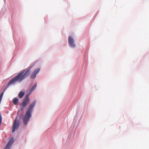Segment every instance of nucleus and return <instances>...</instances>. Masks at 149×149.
Returning a JSON list of instances; mask_svg holds the SVG:
<instances>
[{"mask_svg":"<svg viewBox=\"0 0 149 149\" xmlns=\"http://www.w3.org/2000/svg\"><path fill=\"white\" fill-rule=\"evenodd\" d=\"M30 101V99L29 97V95H27L25 97L22 103V107L21 110H23L24 108L26 107L29 104Z\"/></svg>","mask_w":149,"mask_h":149,"instance_id":"7ed1b4c3","label":"nucleus"},{"mask_svg":"<svg viewBox=\"0 0 149 149\" xmlns=\"http://www.w3.org/2000/svg\"><path fill=\"white\" fill-rule=\"evenodd\" d=\"M2 118L1 115V114H0V126L1 125V121H2Z\"/></svg>","mask_w":149,"mask_h":149,"instance_id":"9d476101","label":"nucleus"},{"mask_svg":"<svg viewBox=\"0 0 149 149\" xmlns=\"http://www.w3.org/2000/svg\"><path fill=\"white\" fill-rule=\"evenodd\" d=\"M24 95V93L23 91H21L19 93L18 96L20 98H21L23 97Z\"/></svg>","mask_w":149,"mask_h":149,"instance_id":"6e6552de","label":"nucleus"},{"mask_svg":"<svg viewBox=\"0 0 149 149\" xmlns=\"http://www.w3.org/2000/svg\"><path fill=\"white\" fill-rule=\"evenodd\" d=\"M40 70L39 68L36 69L31 74L30 77L31 79H33L35 78L36 74L38 73Z\"/></svg>","mask_w":149,"mask_h":149,"instance_id":"423d86ee","label":"nucleus"},{"mask_svg":"<svg viewBox=\"0 0 149 149\" xmlns=\"http://www.w3.org/2000/svg\"><path fill=\"white\" fill-rule=\"evenodd\" d=\"M18 102V99L16 98H14L13 100V102L14 104L15 105L17 104Z\"/></svg>","mask_w":149,"mask_h":149,"instance_id":"0eeeda50","label":"nucleus"},{"mask_svg":"<svg viewBox=\"0 0 149 149\" xmlns=\"http://www.w3.org/2000/svg\"><path fill=\"white\" fill-rule=\"evenodd\" d=\"M17 118L16 117L15 120V121L13 124L12 126L13 130L12 132H13L15 130H17L19 126V124L18 123H17Z\"/></svg>","mask_w":149,"mask_h":149,"instance_id":"39448f33","label":"nucleus"},{"mask_svg":"<svg viewBox=\"0 0 149 149\" xmlns=\"http://www.w3.org/2000/svg\"><path fill=\"white\" fill-rule=\"evenodd\" d=\"M2 99L0 98V101L1 102Z\"/></svg>","mask_w":149,"mask_h":149,"instance_id":"ddd939ff","label":"nucleus"},{"mask_svg":"<svg viewBox=\"0 0 149 149\" xmlns=\"http://www.w3.org/2000/svg\"><path fill=\"white\" fill-rule=\"evenodd\" d=\"M74 41L72 36H70L68 37V42L69 45L72 47H74L75 46L74 44Z\"/></svg>","mask_w":149,"mask_h":149,"instance_id":"20e7f679","label":"nucleus"},{"mask_svg":"<svg viewBox=\"0 0 149 149\" xmlns=\"http://www.w3.org/2000/svg\"><path fill=\"white\" fill-rule=\"evenodd\" d=\"M36 101H34L29 106L26 113L24 118V123L25 125H26L28 121L31 117V112L33 107L35 106Z\"/></svg>","mask_w":149,"mask_h":149,"instance_id":"f03ea898","label":"nucleus"},{"mask_svg":"<svg viewBox=\"0 0 149 149\" xmlns=\"http://www.w3.org/2000/svg\"><path fill=\"white\" fill-rule=\"evenodd\" d=\"M30 69L31 68H27L21 71L19 74L9 82L8 85L14 84L17 81L19 82H21L26 76L30 74Z\"/></svg>","mask_w":149,"mask_h":149,"instance_id":"f257e3e1","label":"nucleus"},{"mask_svg":"<svg viewBox=\"0 0 149 149\" xmlns=\"http://www.w3.org/2000/svg\"><path fill=\"white\" fill-rule=\"evenodd\" d=\"M3 94V92H2L0 95V98L2 99V98Z\"/></svg>","mask_w":149,"mask_h":149,"instance_id":"9b49d317","label":"nucleus"},{"mask_svg":"<svg viewBox=\"0 0 149 149\" xmlns=\"http://www.w3.org/2000/svg\"><path fill=\"white\" fill-rule=\"evenodd\" d=\"M37 87V84H36L35 85L33 86V87L31 89L30 92H29V94L28 95L30 94Z\"/></svg>","mask_w":149,"mask_h":149,"instance_id":"1a4fd4ad","label":"nucleus"},{"mask_svg":"<svg viewBox=\"0 0 149 149\" xmlns=\"http://www.w3.org/2000/svg\"><path fill=\"white\" fill-rule=\"evenodd\" d=\"M3 94V92H2L0 95V98L2 99V98Z\"/></svg>","mask_w":149,"mask_h":149,"instance_id":"f8f14e48","label":"nucleus"}]
</instances>
